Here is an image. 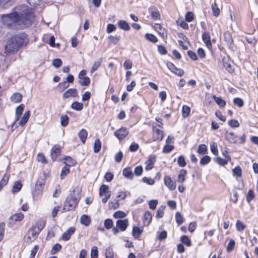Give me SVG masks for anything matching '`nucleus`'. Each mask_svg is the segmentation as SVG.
Listing matches in <instances>:
<instances>
[{
  "mask_svg": "<svg viewBox=\"0 0 258 258\" xmlns=\"http://www.w3.org/2000/svg\"><path fill=\"white\" fill-rule=\"evenodd\" d=\"M20 13L14 12L2 16L1 21L3 25L9 27H18L27 28L30 27L33 21L35 16L34 12L31 8L22 6Z\"/></svg>",
  "mask_w": 258,
  "mask_h": 258,
  "instance_id": "f257e3e1",
  "label": "nucleus"
},
{
  "mask_svg": "<svg viewBox=\"0 0 258 258\" xmlns=\"http://www.w3.org/2000/svg\"><path fill=\"white\" fill-rule=\"evenodd\" d=\"M81 189L79 187H76L73 190L64 203L62 212L72 210L77 207L81 198Z\"/></svg>",
  "mask_w": 258,
  "mask_h": 258,
  "instance_id": "f03ea898",
  "label": "nucleus"
},
{
  "mask_svg": "<svg viewBox=\"0 0 258 258\" xmlns=\"http://www.w3.org/2000/svg\"><path fill=\"white\" fill-rule=\"evenodd\" d=\"M45 225V222L43 220L38 221L28 232L27 234V241L31 243L34 240L44 227Z\"/></svg>",
  "mask_w": 258,
  "mask_h": 258,
  "instance_id": "7ed1b4c3",
  "label": "nucleus"
},
{
  "mask_svg": "<svg viewBox=\"0 0 258 258\" xmlns=\"http://www.w3.org/2000/svg\"><path fill=\"white\" fill-rule=\"evenodd\" d=\"M45 181L42 179H39L36 181L35 189L33 193V197L34 200H38L40 199L42 192Z\"/></svg>",
  "mask_w": 258,
  "mask_h": 258,
  "instance_id": "20e7f679",
  "label": "nucleus"
},
{
  "mask_svg": "<svg viewBox=\"0 0 258 258\" xmlns=\"http://www.w3.org/2000/svg\"><path fill=\"white\" fill-rule=\"evenodd\" d=\"M14 43H16L19 48L25 46L29 42V38L26 33H22L12 38Z\"/></svg>",
  "mask_w": 258,
  "mask_h": 258,
  "instance_id": "39448f33",
  "label": "nucleus"
},
{
  "mask_svg": "<svg viewBox=\"0 0 258 258\" xmlns=\"http://www.w3.org/2000/svg\"><path fill=\"white\" fill-rule=\"evenodd\" d=\"M128 221L127 219L118 220L116 223V227L112 228V232L114 234H116L119 232V230L121 231H125L128 226Z\"/></svg>",
  "mask_w": 258,
  "mask_h": 258,
  "instance_id": "423d86ee",
  "label": "nucleus"
},
{
  "mask_svg": "<svg viewBox=\"0 0 258 258\" xmlns=\"http://www.w3.org/2000/svg\"><path fill=\"white\" fill-rule=\"evenodd\" d=\"M19 49L18 45L14 43L13 39L11 38L8 41L5 45V53L7 55H10L14 53Z\"/></svg>",
  "mask_w": 258,
  "mask_h": 258,
  "instance_id": "0eeeda50",
  "label": "nucleus"
},
{
  "mask_svg": "<svg viewBox=\"0 0 258 258\" xmlns=\"http://www.w3.org/2000/svg\"><path fill=\"white\" fill-rule=\"evenodd\" d=\"M153 138L154 141H161L163 138V132L157 126H153Z\"/></svg>",
  "mask_w": 258,
  "mask_h": 258,
  "instance_id": "6e6552de",
  "label": "nucleus"
},
{
  "mask_svg": "<svg viewBox=\"0 0 258 258\" xmlns=\"http://www.w3.org/2000/svg\"><path fill=\"white\" fill-rule=\"evenodd\" d=\"M128 134V131L125 127H121L114 132V136L119 140L124 139Z\"/></svg>",
  "mask_w": 258,
  "mask_h": 258,
  "instance_id": "1a4fd4ad",
  "label": "nucleus"
},
{
  "mask_svg": "<svg viewBox=\"0 0 258 258\" xmlns=\"http://www.w3.org/2000/svg\"><path fill=\"white\" fill-rule=\"evenodd\" d=\"M167 68L174 74L178 76H182L184 74V71L181 69L177 68L171 62L167 63Z\"/></svg>",
  "mask_w": 258,
  "mask_h": 258,
  "instance_id": "9d476101",
  "label": "nucleus"
},
{
  "mask_svg": "<svg viewBox=\"0 0 258 258\" xmlns=\"http://www.w3.org/2000/svg\"><path fill=\"white\" fill-rule=\"evenodd\" d=\"M24 107L25 105L23 104H21L16 108V119L15 121L13 123L12 125V127H13L14 126H15V128L17 127V122L19 120L20 118L21 117V115L23 112Z\"/></svg>",
  "mask_w": 258,
  "mask_h": 258,
  "instance_id": "9b49d317",
  "label": "nucleus"
},
{
  "mask_svg": "<svg viewBox=\"0 0 258 258\" xmlns=\"http://www.w3.org/2000/svg\"><path fill=\"white\" fill-rule=\"evenodd\" d=\"M78 96V91L76 88L69 89L62 95V98L64 99L70 97H76Z\"/></svg>",
  "mask_w": 258,
  "mask_h": 258,
  "instance_id": "f8f14e48",
  "label": "nucleus"
},
{
  "mask_svg": "<svg viewBox=\"0 0 258 258\" xmlns=\"http://www.w3.org/2000/svg\"><path fill=\"white\" fill-rule=\"evenodd\" d=\"M164 181L165 185L170 189V190H173L176 188V184L175 182H174L170 176L166 175L164 177Z\"/></svg>",
  "mask_w": 258,
  "mask_h": 258,
  "instance_id": "ddd939ff",
  "label": "nucleus"
},
{
  "mask_svg": "<svg viewBox=\"0 0 258 258\" xmlns=\"http://www.w3.org/2000/svg\"><path fill=\"white\" fill-rule=\"evenodd\" d=\"M156 162V157L155 155H151L149 156L148 160L146 161L145 169L147 170H151L153 168L154 164Z\"/></svg>",
  "mask_w": 258,
  "mask_h": 258,
  "instance_id": "4468645a",
  "label": "nucleus"
},
{
  "mask_svg": "<svg viewBox=\"0 0 258 258\" xmlns=\"http://www.w3.org/2000/svg\"><path fill=\"white\" fill-rule=\"evenodd\" d=\"M61 149L59 146L55 145L51 150V157L53 161H55L56 158L60 155Z\"/></svg>",
  "mask_w": 258,
  "mask_h": 258,
  "instance_id": "2eb2a0df",
  "label": "nucleus"
},
{
  "mask_svg": "<svg viewBox=\"0 0 258 258\" xmlns=\"http://www.w3.org/2000/svg\"><path fill=\"white\" fill-rule=\"evenodd\" d=\"M226 140L230 143L235 144L237 142V136L233 132L227 131L225 135Z\"/></svg>",
  "mask_w": 258,
  "mask_h": 258,
  "instance_id": "dca6fc26",
  "label": "nucleus"
},
{
  "mask_svg": "<svg viewBox=\"0 0 258 258\" xmlns=\"http://www.w3.org/2000/svg\"><path fill=\"white\" fill-rule=\"evenodd\" d=\"M75 231V228L73 227H70L62 235V239L63 240L67 241L71 238V235L74 234Z\"/></svg>",
  "mask_w": 258,
  "mask_h": 258,
  "instance_id": "f3484780",
  "label": "nucleus"
},
{
  "mask_svg": "<svg viewBox=\"0 0 258 258\" xmlns=\"http://www.w3.org/2000/svg\"><path fill=\"white\" fill-rule=\"evenodd\" d=\"M202 39L206 46L210 48L212 47V43L211 41V37L208 32H204L202 35Z\"/></svg>",
  "mask_w": 258,
  "mask_h": 258,
  "instance_id": "a211bd4d",
  "label": "nucleus"
},
{
  "mask_svg": "<svg viewBox=\"0 0 258 258\" xmlns=\"http://www.w3.org/2000/svg\"><path fill=\"white\" fill-rule=\"evenodd\" d=\"M224 39L227 44L229 47L233 46V39L231 33L229 32H226L224 33Z\"/></svg>",
  "mask_w": 258,
  "mask_h": 258,
  "instance_id": "6ab92c4d",
  "label": "nucleus"
},
{
  "mask_svg": "<svg viewBox=\"0 0 258 258\" xmlns=\"http://www.w3.org/2000/svg\"><path fill=\"white\" fill-rule=\"evenodd\" d=\"M30 116V111L28 110L25 112L22 117L21 119L19 121V122H17V124L20 125L21 126H24L28 121L29 117ZM18 126V125H17Z\"/></svg>",
  "mask_w": 258,
  "mask_h": 258,
  "instance_id": "aec40b11",
  "label": "nucleus"
},
{
  "mask_svg": "<svg viewBox=\"0 0 258 258\" xmlns=\"http://www.w3.org/2000/svg\"><path fill=\"white\" fill-rule=\"evenodd\" d=\"M154 28L163 38L167 37V33L165 29L160 24H156Z\"/></svg>",
  "mask_w": 258,
  "mask_h": 258,
  "instance_id": "412c9836",
  "label": "nucleus"
},
{
  "mask_svg": "<svg viewBox=\"0 0 258 258\" xmlns=\"http://www.w3.org/2000/svg\"><path fill=\"white\" fill-rule=\"evenodd\" d=\"M143 231V228L142 227L134 226L132 230L133 236L135 238L139 239Z\"/></svg>",
  "mask_w": 258,
  "mask_h": 258,
  "instance_id": "4be33fe9",
  "label": "nucleus"
},
{
  "mask_svg": "<svg viewBox=\"0 0 258 258\" xmlns=\"http://www.w3.org/2000/svg\"><path fill=\"white\" fill-rule=\"evenodd\" d=\"M123 175L129 179H132L134 178V173L131 167L124 168L122 171Z\"/></svg>",
  "mask_w": 258,
  "mask_h": 258,
  "instance_id": "5701e85b",
  "label": "nucleus"
},
{
  "mask_svg": "<svg viewBox=\"0 0 258 258\" xmlns=\"http://www.w3.org/2000/svg\"><path fill=\"white\" fill-rule=\"evenodd\" d=\"M78 136L82 143L85 144L87 138L88 132L85 129L82 128L79 132Z\"/></svg>",
  "mask_w": 258,
  "mask_h": 258,
  "instance_id": "b1692460",
  "label": "nucleus"
},
{
  "mask_svg": "<svg viewBox=\"0 0 258 258\" xmlns=\"http://www.w3.org/2000/svg\"><path fill=\"white\" fill-rule=\"evenodd\" d=\"M118 25L119 28L124 31H128L130 30L131 27L127 22L124 20H120L118 22Z\"/></svg>",
  "mask_w": 258,
  "mask_h": 258,
  "instance_id": "393cba45",
  "label": "nucleus"
},
{
  "mask_svg": "<svg viewBox=\"0 0 258 258\" xmlns=\"http://www.w3.org/2000/svg\"><path fill=\"white\" fill-rule=\"evenodd\" d=\"M152 216L151 214L147 211L146 212L144 215L143 222L145 225L148 226L151 222Z\"/></svg>",
  "mask_w": 258,
  "mask_h": 258,
  "instance_id": "a878e982",
  "label": "nucleus"
},
{
  "mask_svg": "<svg viewBox=\"0 0 258 258\" xmlns=\"http://www.w3.org/2000/svg\"><path fill=\"white\" fill-rule=\"evenodd\" d=\"M187 174L186 170L185 169H181L179 171L177 178V182L180 183H182L185 180V176Z\"/></svg>",
  "mask_w": 258,
  "mask_h": 258,
  "instance_id": "bb28decb",
  "label": "nucleus"
},
{
  "mask_svg": "<svg viewBox=\"0 0 258 258\" xmlns=\"http://www.w3.org/2000/svg\"><path fill=\"white\" fill-rule=\"evenodd\" d=\"M24 218V215L21 213H16L12 215L10 218V221L14 222L20 221Z\"/></svg>",
  "mask_w": 258,
  "mask_h": 258,
  "instance_id": "cd10ccee",
  "label": "nucleus"
},
{
  "mask_svg": "<svg viewBox=\"0 0 258 258\" xmlns=\"http://www.w3.org/2000/svg\"><path fill=\"white\" fill-rule=\"evenodd\" d=\"M63 160L65 161L64 163L69 167L74 166L76 164V161L69 156L64 157Z\"/></svg>",
  "mask_w": 258,
  "mask_h": 258,
  "instance_id": "c85d7f7f",
  "label": "nucleus"
},
{
  "mask_svg": "<svg viewBox=\"0 0 258 258\" xmlns=\"http://www.w3.org/2000/svg\"><path fill=\"white\" fill-rule=\"evenodd\" d=\"M80 222L82 224L85 226H88L91 223L90 218L86 215H83L81 217Z\"/></svg>",
  "mask_w": 258,
  "mask_h": 258,
  "instance_id": "c756f323",
  "label": "nucleus"
},
{
  "mask_svg": "<svg viewBox=\"0 0 258 258\" xmlns=\"http://www.w3.org/2000/svg\"><path fill=\"white\" fill-rule=\"evenodd\" d=\"M101 148V143L99 139H96L93 146L94 152L95 153H98L100 151Z\"/></svg>",
  "mask_w": 258,
  "mask_h": 258,
  "instance_id": "7c9ffc66",
  "label": "nucleus"
},
{
  "mask_svg": "<svg viewBox=\"0 0 258 258\" xmlns=\"http://www.w3.org/2000/svg\"><path fill=\"white\" fill-rule=\"evenodd\" d=\"M22 96L19 93H14L11 97V100L15 103L20 102L22 100Z\"/></svg>",
  "mask_w": 258,
  "mask_h": 258,
  "instance_id": "2f4dec72",
  "label": "nucleus"
},
{
  "mask_svg": "<svg viewBox=\"0 0 258 258\" xmlns=\"http://www.w3.org/2000/svg\"><path fill=\"white\" fill-rule=\"evenodd\" d=\"M71 107L77 111H81L83 108V104L81 102L75 101L71 104Z\"/></svg>",
  "mask_w": 258,
  "mask_h": 258,
  "instance_id": "473e14b6",
  "label": "nucleus"
},
{
  "mask_svg": "<svg viewBox=\"0 0 258 258\" xmlns=\"http://www.w3.org/2000/svg\"><path fill=\"white\" fill-rule=\"evenodd\" d=\"M207 152V148L205 144H201L199 146L197 152L199 155H204L206 154Z\"/></svg>",
  "mask_w": 258,
  "mask_h": 258,
  "instance_id": "72a5a7b5",
  "label": "nucleus"
},
{
  "mask_svg": "<svg viewBox=\"0 0 258 258\" xmlns=\"http://www.w3.org/2000/svg\"><path fill=\"white\" fill-rule=\"evenodd\" d=\"M190 108L187 105H183L182 108V114L184 118L187 117L189 115Z\"/></svg>",
  "mask_w": 258,
  "mask_h": 258,
  "instance_id": "f704fd0d",
  "label": "nucleus"
},
{
  "mask_svg": "<svg viewBox=\"0 0 258 258\" xmlns=\"http://www.w3.org/2000/svg\"><path fill=\"white\" fill-rule=\"evenodd\" d=\"M109 190V187L108 185L103 184L100 187L99 195L103 196L105 194H107L108 192H110Z\"/></svg>",
  "mask_w": 258,
  "mask_h": 258,
  "instance_id": "c9c22d12",
  "label": "nucleus"
},
{
  "mask_svg": "<svg viewBox=\"0 0 258 258\" xmlns=\"http://www.w3.org/2000/svg\"><path fill=\"white\" fill-rule=\"evenodd\" d=\"M22 185L19 181H16L15 182L13 188H12V192L13 193H17L18 191H19L21 188H22Z\"/></svg>",
  "mask_w": 258,
  "mask_h": 258,
  "instance_id": "e433bc0d",
  "label": "nucleus"
},
{
  "mask_svg": "<svg viewBox=\"0 0 258 258\" xmlns=\"http://www.w3.org/2000/svg\"><path fill=\"white\" fill-rule=\"evenodd\" d=\"M214 100L220 107H224L226 104V102L221 97L213 96Z\"/></svg>",
  "mask_w": 258,
  "mask_h": 258,
  "instance_id": "4c0bfd02",
  "label": "nucleus"
},
{
  "mask_svg": "<svg viewBox=\"0 0 258 258\" xmlns=\"http://www.w3.org/2000/svg\"><path fill=\"white\" fill-rule=\"evenodd\" d=\"M102 60L101 59L96 61L93 63V66L91 67L90 72L91 73H93L96 70L98 69L101 64Z\"/></svg>",
  "mask_w": 258,
  "mask_h": 258,
  "instance_id": "58836bf2",
  "label": "nucleus"
},
{
  "mask_svg": "<svg viewBox=\"0 0 258 258\" xmlns=\"http://www.w3.org/2000/svg\"><path fill=\"white\" fill-rule=\"evenodd\" d=\"M212 10L213 15L215 17H218L220 14V10L216 3L212 4Z\"/></svg>",
  "mask_w": 258,
  "mask_h": 258,
  "instance_id": "ea45409f",
  "label": "nucleus"
},
{
  "mask_svg": "<svg viewBox=\"0 0 258 258\" xmlns=\"http://www.w3.org/2000/svg\"><path fill=\"white\" fill-rule=\"evenodd\" d=\"M211 157L208 155L204 156L203 157L200 161L201 165L204 166L208 164L211 161Z\"/></svg>",
  "mask_w": 258,
  "mask_h": 258,
  "instance_id": "a19ab883",
  "label": "nucleus"
},
{
  "mask_svg": "<svg viewBox=\"0 0 258 258\" xmlns=\"http://www.w3.org/2000/svg\"><path fill=\"white\" fill-rule=\"evenodd\" d=\"M9 175L5 174L2 178V179L0 181V191L2 189L3 187L6 185L9 181Z\"/></svg>",
  "mask_w": 258,
  "mask_h": 258,
  "instance_id": "79ce46f5",
  "label": "nucleus"
},
{
  "mask_svg": "<svg viewBox=\"0 0 258 258\" xmlns=\"http://www.w3.org/2000/svg\"><path fill=\"white\" fill-rule=\"evenodd\" d=\"M254 198V194L252 189H249L246 196V200L248 203H250Z\"/></svg>",
  "mask_w": 258,
  "mask_h": 258,
  "instance_id": "37998d69",
  "label": "nucleus"
},
{
  "mask_svg": "<svg viewBox=\"0 0 258 258\" xmlns=\"http://www.w3.org/2000/svg\"><path fill=\"white\" fill-rule=\"evenodd\" d=\"M79 83L82 86H89L90 84V79L89 77H86L80 79Z\"/></svg>",
  "mask_w": 258,
  "mask_h": 258,
  "instance_id": "c03bdc74",
  "label": "nucleus"
},
{
  "mask_svg": "<svg viewBox=\"0 0 258 258\" xmlns=\"http://www.w3.org/2000/svg\"><path fill=\"white\" fill-rule=\"evenodd\" d=\"M98 248L96 246H93L91 250V258H98Z\"/></svg>",
  "mask_w": 258,
  "mask_h": 258,
  "instance_id": "a18cd8bd",
  "label": "nucleus"
},
{
  "mask_svg": "<svg viewBox=\"0 0 258 258\" xmlns=\"http://www.w3.org/2000/svg\"><path fill=\"white\" fill-rule=\"evenodd\" d=\"M69 123V117L67 115H62L60 117V123L62 126H66Z\"/></svg>",
  "mask_w": 258,
  "mask_h": 258,
  "instance_id": "49530a36",
  "label": "nucleus"
},
{
  "mask_svg": "<svg viewBox=\"0 0 258 258\" xmlns=\"http://www.w3.org/2000/svg\"><path fill=\"white\" fill-rule=\"evenodd\" d=\"M165 206H161L160 207L156 212V217L158 218H160L163 217L164 215V211L165 209Z\"/></svg>",
  "mask_w": 258,
  "mask_h": 258,
  "instance_id": "de8ad7c7",
  "label": "nucleus"
},
{
  "mask_svg": "<svg viewBox=\"0 0 258 258\" xmlns=\"http://www.w3.org/2000/svg\"><path fill=\"white\" fill-rule=\"evenodd\" d=\"M109 42L113 44H116L119 41V37L117 36L110 35L108 37Z\"/></svg>",
  "mask_w": 258,
  "mask_h": 258,
  "instance_id": "09e8293b",
  "label": "nucleus"
},
{
  "mask_svg": "<svg viewBox=\"0 0 258 258\" xmlns=\"http://www.w3.org/2000/svg\"><path fill=\"white\" fill-rule=\"evenodd\" d=\"M235 242L233 239H230L226 247L227 252L231 251L235 247Z\"/></svg>",
  "mask_w": 258,
  "mask_h": 258,
  "instance_id": "8fccbe9b",
  "label": "nucleus"
},
{
  "mask_svg": "<svg viewBox=\"0 0 258 258\" xmlns=\"http://www.w3.org/2000/svg\"><path fill=\"white\" fill-rule=\"evenodd\" d=\"M152 18L155 20H157L160 19V15L159 12L157 10L155 11H151V10H149Z\"/></svg>",
  "mask_w": 258,
  "mask_h": 258,
  "instance_id": "3c124183",
  "label": "nucleus"
},
{
  "mask_svg": "<svg viewBox=\"0 0 258 258\" xmlns=\"http://www.w3.org/2000/svg\"><path fill=\"white\" fill-rule=\"evenodd\" d=\"M145 37L147 40L153 43H156L158 41L157 38L152 34H146Z\"/></svg>",
  "mask_w": 258,
  "mask_h": 258,
  "instance_id": "603ef678",
  "label": "nucleus"
},
{
  "mask_svg": "<svg viewBox=\"0 0 258 258\" xmlns=\"http://www.w3.org/2000/svg\"><path fill=\"white\" fill-rule=\"evenodd\" d=\"M69 172L70 169L69 167L66 166L62 168L60 173V178L61 179H63L69 173Z\"/></svg>",
  "mask_w": 258,
  "mask_h": 258,
  "instance_id": "864d4df0",
  "label": "nucleus"
},
{
  "mask_svg": "<svg viewBox=\"0 0 258 258\" xmlns=\"http://www.w3.org/2000/svg\"><path fill=\"white\" fill-rule=\"evenodd\" d=\"M177 163L180 167H183L186 166V162L183 156H180L177 159Z\"/></svg>",
  "mask_w": 258,
  "mask_h": 258,
  "instance_id": "5fc2aeb1",
  "label": "nucleus"
},
{
  "mask_svg": "<svg viewBox=\"0 0 258 258\" xmlns=\"http://www.w3.org/2000/svg\"><path fill=\"white\" fill-rule=\"evenodd\" d=\"M61 245L59 243H56L54 244L51 250V252L52 254H54L57 253L58 251H59L61 249Z\"/></svg>",
  "mask_w": 258,
  "mask_h": 258,
  "instance_id": "6e6d98bb",
  "label": "nucleus"
},
{
  "mask_svg": "<svg viewBox=\"0 0 258 258\" xmlns=\"http://www.w3.org/2000/svg\"><path fill=\"white\" fill-rule=\"evenodd\" d=\"M113 221L110 219H107L104 221V227L107 229H111L113 226Z\"/></svg>",
  "mask_w": 258,
  "mask_h": 258,
  "instance_id": "4d7b16f0",
  "label": "nucleus"
},
{
  "mask_svg": "<svg viewBox=\"0 0 258 258\" xmlns=\"http://www.w3.org/2000/svg\"><path fill=\"white\" fill-rule=\"evenodd\" d=\"M233 103L235 105H236L239 107L243 106L244 104L242 99L240 98H235L233 99Z\"/></svg>",
  "mask_w": 258,
  "mask_h": 258,
  "instance_id": "13d9d810",
  "label": "nucleus"
},
{
  "mask_svg": "<svg viewBox=\"0 0 258 258\" xmlns=\"http://www.w3.org/2000/svg\"><path fill=\"white\" fill-rule=\"evenodd\" d=\"M181 241L182 243L186 245L187 246H190L191 242L189 238L186 235H183L181 237Z\"/></svg>",
  "mask_w": 258,
  "mask_h": 258,
  "instance_id": "bf43d9fd",
  "label": "nucleus"
},
{
  "mask_svg": "<svg viewBox=\"0 0 258 258\" xmlns=\"http://www.w3.org/2000/svg\"><path fill=\"white\" fill-rule=\"evenodd\" d=\"M143 171L142 166L139 165L135 167L134 170V174L136 176H139L142 175Z\"/></svg>",
  "mask_w": 258,
  "mask_h": 258,
  "instance_id": "052dcab7",
  "label": "nucleus"
},
{
  "mask_svg": "<svg viewBox=\"0 0 258 258\" xmlns=\"http://www.w3.org/2000/svg\"><path fill=\"white\" fill-rule=\"evenodd\" d=\"M105 256L106 258H114V253L113 249L111 248L108 247L106 249L105 252Z\"/></svg>",
  "mask_w": 258,
  "mask_h": 258,
  "instance_id": "680f3d73",
  "label": "nucleus"
},
{
  "mask_svg": "<svg viewBox=\"0 0 258 258\" xmlns=\"http://www.w3.org/2000/svg\"><path fill=\"white\" fill-rule=\"evenodd\" d=\"M175 220L178 225H181L183 223V217L179 212L175 214Z\"/></svg>",
  "mask_w": 258,
  "mask_h": 258,
  "instance_id": "e2e57ef3",
  "label": "nucleus"
},
{
  "mask_svg": "<svg viewBox=\"0 0 258 258\" xmlns=\"http://www.w3.org/2000/svg\"><path fill=\"white\" fill-rule=\"evenodd\" d=\"M236 227L237 231H241L244 229L245 225L242 222L238 220L236 223Z\"/></svg>",
  "mask_w": 258,
  "mask_h": 258,
  "instance_id": "0e129e2a",
  "label": "nucleus"
},
{
  "mask_svg": "<svg viewBox=\"0 0 258 258\" xmlns=\"http://www.w3.org/2000/svg\"><path fill=\"white\" fill-rule=\"evenodd\" d=\"M126 216V214L124 212L122 211H117L113 214V217L116 218H123Z\"/></svg>",
  "mask_w": 258,
  "mask_h": 258,
  "instance_id": "69168bd1",
  "label": "nucleus"
},
{
  "mask_svg": "<svg viewBox=\"0 0 258 258\" xmlns=\"http://www.w3.org/2000/svg\"><path fill=\"white\" fill-rule=\"evenodd\" d=\"M211 152L215 155H217L218 154V150L217 148V144L215 142L213 143L211 145Z\"/></svg>",
  "mask_w": 258,
  "mask_h": 258,
  "instance_id": "338daca9",
  "label": "nucleus"
},
{
  "mask_svg": "<svg viewBox=\"0 0 258 258\" xmlns=\"http://www.w3.org/2000/svg\"><path fill=\"white\" fill-rule=\"evenodd\" d=\"M39 246L35 245L31 250L30 256L29 258H35V256L37 252Z\"/></svg>",
  "mask_w": 258,
  "mask_h": 258,
  "instance_id": "774afa93",
  "label": "nucleus"
}]
</instances>
